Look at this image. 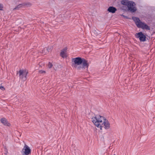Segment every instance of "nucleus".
<instances>
[{"instance_id": "1", "label": "nucleus", "mask_w": 155, "mask_h": 155, "mask_svg": "<svg viewBox=\"0 0 155 155\" xmlns=\"http://www.w3.org/2000/svg\"><path fill=\"white\" fill-rule=\"evenodd\" d=\"M92 121L97 127L100 128V130L102 129L103 127L106 129H109L110 124L108 121L104 117L100 115H97L92 118Z\"/></svg>"}, {"instance_id": "2", "label": "nucleus", "mask_w": 155, "mask_h": 155, "mask_svg": "<svg viewBox=\"0 0 155 155\" xmlns=\"http://www.w3.org/2000/svg\"><path fill=\"white\" fill-rule=\"evenodd\" d=\"M121 4L127 6L128 10L132 12H135L137 9L135 7V3L132 1L127 0H122L121 1Z\"/></svg>"}, {"instance_id": "3", "label": "nucleus", "mask_w": 155, "mask_h": 155, "mask_svg": "<svg viewBox=\"0 0 155 155\" xmlns=\"http://www.w3.org/2000/svg\"><path fill=\"white\" fill-rule=\"evenodd\" d=\"M132 18L138 28L146 30H149L150 29L149 27L144 23L141 22L139 18L136 17H133Z\"/></svg>"}, {"instance_id": "4", "label": "nucleus", "mask_w": 155, "mask_h": 155, "mask_svg": "<svg viewBox=\"0 0 155 155\" xmlns=\"http://www.w3.org/2000/svg\"><path fill=\"white\" fill-rule=\"evenodd\" d=\"M19 78L24 81L26 79V77L28 74V71L26 70H20L19 71Z\"/></svg>"}, {"instance_id": "5", "label": "nucleus", "mask_w": 155, "mask_h": 155, "mask_svg": "<svg viewBox=\"0 0 155 155\" xmlns=\"http://www.w3.org/2000/svg\"><path fill=\"white\" fill-rule=\"evenodd\" d=\"M31 150L29 147L25 145L21 151L23 155H28L31 153Z\"/></svg>"}, {"instance_id": "6", "label": "nucleus", "mask_w": 155, "mask_h": 155, "mask_svg": "<svg viewBox=\"0 0 155 155\" xmlns=\"http://www.w3.org/2000/svg\"><path fill=\"white\" fill-rule=\"evenodd\" d=\"M136 37L139 38L141 41H146V37L142 32H140L135 35Z\"/></svg>"}, {"instance_id": "7", "label": "nucleus", "mask_w": 155, "mask_h": 155, "mask_svg": "<svg viewBox=\"0 0 155 155\" xmlns=\"http://www.w3.org/2000/svg\"><path fill=\"white\" fill-rule=\"evenodd\" d=\"M83 58L80 57H77L74 58L72 59V61H73L75 64L79 65L82 64Z\"/></svg>"}, {"instance_id": "8", "label": "nucleus", "mask_w": 155, "mask_h": 155, "mask_svg": "<svg viewBox=\"0 0 155 155\" xmlns=\"http://www.w3.org/2000/svg\"><path fill=\"white\" fill-rule=\"evenodd\" d=\"M67 50V48H65L64 49L61 51L60 55V56L63 58H65L66 57Z\"/></svg>"}, {"instance_id": "9", "label": "nucleus", "mask_w": 155, "mask_h": 155, "mask_svg": "<svg viewBox=\"0 0 155 155\" xmlns=\"http://www.w3.org/2000/svg\"><path fill=\"white\" fill-rule=\"evenodd\" d=\"M107 11L112 13H114L117 11V9L113 6L109 7L107 10Z\"/></svg>"}, {"instance_id": "10", "label": "nucleus", "mask_w": 155, "mask_h": 155, "mask_svg": "<svg viewBox=\"0 0 155 155\" xmlns=\"http://www.w3.org/2000/svg\"><path fill=\"white\" fill-rule=\"evenodd\" d=\"M51 46H49L46 49L44 48L43 50H42L41 51H40V52L44 54H47L48 52H49L51 49Z\"/></svg>"}, {"instance_id": "11", "label": "nucleus", "mask_w": 155, "mask_h": 155, "mask_svg": "<svg viewBox=\"0 0 155 155\" xmlns=\"http://www.w3.org/2000/svg\"><path fill=\"white\" fill-rule=\"evenodd\" d=\"M1 121L2 123L5 125L9 126L10 125V124L8 123L7 120L5 118H2L1 119Z\"/></svg>"}, {"instance_id": "12", "label": "nucleus", "mask_w": 155, "mask_h": 155, "mask_svg": "<svg viewBox=\"0 0 155 155\" xmlns=\"http://www.w3.org/2000/svg\"><path fill=\"white\" fill-rule=\"evenodd\" d=\"M26 4L25 3L19 4L14 8V10H18L19 8L23 7Z\"/></svg>"}, {"instance_id": "13", "label": "nucleus", "mask_w": 155, "mask_h": 155, "mask_svg": "<svg viewBox=\"0 0 155 155\" xmlns=\"http://www.w3.org/2000/svg\"><path fill=\"white\" fill-rule=\"evenodd\" d=\"M82 64L83 67H88L87 61L84 58H83Z\"/></svg>"}, {"instance_id": "14", "label": "nucleus", "mask_w": 155, "mask_h": 155, "mask_svg": "<svg viewBox=\"0 0 155 155\" xmlns=\"http://www.w3.org/2000/svg\"><path fill=\"white\" fill-rule=\"evenodd\" d=\"M38 72L40 74H44L45 73V71L42 70H39Z\"/></svg>"}, {"instance_id": "15", "label": "nucleus", "mask_w": 155, "mask_h": 155, "mask_svg": "<svg viewBox=\"0 0 155 155\" xmlns=\"http://www.w3.org/2000/svg\"><path fill=\"white\" fill-rule=\"evenodd\" d=\"M48 66L49 68H51L52 66V64L51 63L49 62L48 64Z\"/></svg>"}, {"instance_id": "16", "label": "nucleus", "mask_w": 155, "mask_h": 155, "mask_svg": "<svg viewBox=\"0 0 155 155\" xmlns=\"http://www.w3.org/2000/svg\"><path fill=\"white\" fill-rule=\"evenodd\" d=\"M22 0H15V2L16 4H17L19 2H21Z\"/></svg>"}, {"instance_id": "17", "label": "nucleus", "mask_w": 155, "mask_h": 155, "mask_svg": "<svg viewBox=\"0 0 155 155\" xmlns=\"http://www.w3.org/2000/svg\"><path fill=\"white\" fill-rule=\"evenodd\" d=\"M0 89H1L2 90L4 91L5 90V88H4V87L2 86V85H0Z\"/></svg>"}, {"instance_id": "18", "label": "nucleus", "mask_w": 155, "mask_h": 155, "mask_svg": "<svg viewBox=\"0 0 155 155\" xmlns=\"http://www.w3.org/2000/svg\"><path fill=\"white\" fill-rule=\"evenodd\" d=\"M3 5L2 4H0V10H2L3 9Z\"/></svg>"}, {"instance_id": "19", "label": "nucleus", "mask_w": 155, "mask_h": 155, "mask_svg": "<svg viewBox=\"0 0 155 155\" xmlns=\"http://www.w3.org/2000/svg\"><path fill=\"white\" fill-rule=\"evenodd\" d=\"M114 155H116L115 154H114Z\"/></svg>"}]
</instances>
